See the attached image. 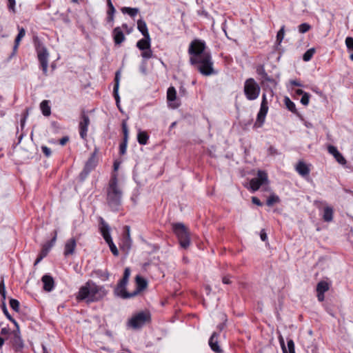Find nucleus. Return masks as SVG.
<instances>
[{
	"label": "nucleus",
	"mask_w": 353,
	"mask_h": 353,
	"mask_svg": "<svg viewBox=\"0 0 353 353\" xmlns=\"http://www.w3.org/2000/svg\"><path fill=\"white\" fill-rule=\"evenodd\" d=\"M106 294L107 291L104 287L97 285L92 281H88L79 288L77 299L79 301L86 300L88 303L95 302L102 299Z\"/></svg>",
	"instance_id": "nucleus-1"
},
{
	"label": "nucleus",
	"mask_w": 353,
	"mask_h": 353,
	"mask_svg": "<svg viewBox=\"0 0 353 353\" xmlns=\"http://www.w3.org/2000/svg\"><path fill=\"white\" fill-rule=\"evenodd\" d=\"M122 190L118 185V180L116 176H113L107 188V203L108 206L113 211H117L121 205Z\"/></svg>",
	"instance_id": "nucleus-2"
},
{
	"label": "nucleus",
	"mask_w": 353,
	"mask_h": 353,
	"mask_svg": "<svg viewBox=\"0 0 353 353\" xmlns=\"http://www.w3.org/2000/svg\"><path fill=\"white\" fill-rule=\"evenodd\" d=\"M190 63L203 76H210L216 73L213 68L214 63L210 53L205 54L196 59H190Z\"/></svg>",
	"instance_id": "nucleus-3"
},
{
	"label": "nucleus",
	"mask_w": 353,
	"mask_h": 353,
	"mask_svg": "<svg viewBox=\"0 0 353 353\" xmlns=\"http://www.w3.org/2000/svg\"><path fill=\"white\" fill-rule=\"evenodd\" d=\"M172 230L177 236L180 245L186 249L190 244V232L188 228L182 223L172 224Z\"/></svg>",
	"instance_id": "nucleus-4"
},
{
	"label": "nucleus",
	"mask_w": 353,
	"mask_h": 353,
	"mask_svg": "<svg viewBox=\"0 0 353 353\" xmlns=\"http://www.w3.org/2000/svg\"><path fill=\"white\" fill-rule=\"evenodd\" d=\"M205 49L206 46L203 41L199 39L193 40L188 48V54L190 55V59H196L205 54L210 53L209 51H206Z\"/></svg>",
	"instance_id": "nucleus-5"
},
{
	"label": "nucleus",
	"mask_w": 353,
	"mask_h": 353,
	"mask_svg": "<svg viewBox=\"0 0 353 353\" xmlns=\"http://www.w3.org/2000/svg\"><path fill=\"white\" fill-rule=\"evenodd\" d=\"M261 91L260 86L253 78L245 80L244 83V94L248 100L252 101L257 99Z\"/></svg>",
	"instance_id": "nucleus-6"
},
{
	"label": "nucleus",
	"mask_w": 353,
	"mask_h": 353,
	"mask_svg": "<svg viewBox=\"0 0 353 353\" xmlns=\"http://www.w3.org/2000/svg\"><path fill=\"white\" fill-rule=\"evenodd\" d=\"M35 48L37 53L38 60L40 63L43 72L45 75H47L49 57V53L47 48L39 41H37L35 43Z\"/></svg>",
	"instance_id": "nucleus-7"
},
{
	"label": "nucleus",
	"mask_w": 353,
	"mask_h": 353,
	"mask_svg": "<svg viewBox=\"0 0 353 353\" xmlns=\"http://www.w3.org/2000/svg\"><path fill=\"white\" fill-rule=\"evenodd\" d=\"M99 224H100L99 229H100L101 233L103 239L106 241V243L108 244L112 253L114 256H118L119 251L112 240V238H111V236L110 234V227H109L108 224L101 217H100V219H99Z\"/></svg>",
	"instance_id": "nucleus-8"
},
{
	"label": "nucleus",
	"mask_w": 353,
	"mask_h": 353,
	"mask_svg": "<svg viewBox=\"0 0 353 353\" xmlns=\"http://www.w3.org/2000/svg\"><path fill=\"white\" fill-rule=\"evenodd\" d=\"M150 321L151 314L150 312L142 311L134 315L129 321L128 324L134 329H139Z\"/></svg>",
	"instance_id": "nucleus-9"
},
{
	"label": "nucleus",
	"mask_w": 353,
	"mask_h": 353,
	"mask_svg": "<svg viewBox=\"0 0 353 353\" xmlns=\"http://www.w3.org/2000/svg\"><path fill=\"white\" fill-rule=\"evenodd\" d=\"M97 152L98 149L95 148L94 151L92 153L91 156L86 161L84 168L79 174V179L81 181H84L90 172L96 168L98 163V159L97 157Z\"/></svg>",
	"instance_id": "nucleus-10"
},
{
	"label": "nucleus",
	"mask_w": 353,
	"mask_h": 353,
	"mask_svg": "<svg viewBox=\"0 0 353 353\" xmlns=\"http://www.w3.org/2000/svg\"><path fill=\"white\" fill-rule=\"evenodd\" d=\"M268 182V174L265 172L259 170L257 176L253 178L250 181V186L252 191L258 190L260 187Z\"/></svg>",
	"instance_id": "nucleus-11"
},
{
	"label": "nucleus",
	"mask_w": 353,
	"mask_h": 353,
	"mask_svg": "<svg viewBox=\"0 0 353 353\" xmlns=\"http://www.w3.org/2000/svg\"><path fill=\"white\" fill-rule=\"evenodd\" d=\"M90 118L83 111L81 114V121L79 122V134L83 139L87 137L88 128L90 125Z\"/></svg>",
	"instance_id": "nucleus-12"
},
{
	"label": "nucleus",
	"mask_w": 353,
	"mask_h": 353,
	"mask_svg": "<svg viewBox=\"0 0 353 353\" xmlns=\"http://www.w3.org/2000/svg\"><path fill=\"white\" fill-rule=\"evenodd\" d=\"M10 343L14 350L17 352H21L23 349L24 344L23 341L19 336V331H14L12 332V337L10 339Z\"/></svg>",
	"instance_id": "nucleus-13"
},
{
	"label": "nucleus",
	"mask_w": 353,
	"mask_h": 353,
	"mask_svg": "<svg viewBox=\"0 0 353 353\" xmlns=\"http://www.w3.org/2000/svg\"><path fill=\"white\" fill-rule=\"evenodd\" d=\"M126 285L127 283H123V281H119L114 289V294L124 299L134 297V296H132V292L130 293L126 291Z\"/></svg>",
	"instance_id": "nucleus-14"
},
{
	"label": "nucleus",
	"mask_w": 353,
	"mask_h": 353,
	"mask_svg": "<svg viewBox=\"0 0 353 353\" xmlns=\"http://www.w3.org/2000/svg\"><path fill=\"white\" fill-rule=\"evenodd\" d=\"M112 37L115 46H120L125 39L121 27H116L112 30Z\"/></svg>",
	"instance_id": "nucleus-15"
},
{
	"label": "nucleus",
	"mask_w": 353,
	"mask_h": 353,
	"mask_svg": "<svg viewBox=\"0 0 353 353\" xmlns=\"http://www.w3.org/2000/svg\"><path fill=\"white\" fill-rule=\"evenodd\" d=\"M77 242L75 239L71 238L66 241L64 246L63 254L65 257L72 255L74 253Z\"/></svg>",
	"instance_id": "nucleus-16"
},
{
	"label": "nucleus",
	"mask_w": 353,
	"mask_h": 353,
	"mask_svg": "<svg viewBox=\"0 0 353 353\" xmlns=\"http://www.w3.org/2000/svg\"><path fill=\"white\" fill-rule=\"evenodd\" d=\"M218 336H219L218 333H216L215 332H213L211 337L210 338V340H209V345H210V348L212 349V350L213 352H214L215 353H221L222 350L220 347V346L219 345Z\"/></svg>",
	"instance_id": "nucleus-17"
},
{
	"label": "nucleus",
	"mask_w": 353,
	"mask_h": 353,
	"mask_svg": "<svg viewBox=\"0 0 353 353\" xmlns=\"http://www.w3.org/2000/svg\"><path fill=\"white\" fill-rule=\"evenodd\" d=\"M327 150L330 154H332L335 158L336 161L341 165H345L346 163V160L343 157L341 153H340L337 148L334 145H329L327 147Z\"/></svg>",
	"instance_id": "nucleus-18"
},
{
	"label": "nucleus",
	"mask_w": 353,
	"mask_h": 353,
	"mask_svg": "<svg viewBox=\"0 0 353 353\" xmlns=\"http://www.w3.org/2000/svg\"><path fill=\"white\" fill-rule=\"evenodd\" d=\"M135 280L137 283V289L134 292H132V296H137L142 290L145 289L148 285L147 281L139 275L136 276Z\"/></svg>",
	"instance_id": "nucleus-19"
},
{
	"label": "nucleus",
	"mask_w": 353,
	"mask_h": 353,
	"mask_svg": "<svg viewBox=\"0 0 353 353\" xmlns=\"http://www.w3.org/2000/svg\"><path fill=\"white\" fill-rule=\"evenodd\" d=\"M41 281L43 283V290L46 292H51L54 288V281L50 275L46 274L42 276Z\"/></svg>",
	"instance_id": "nucleus-20"
},
{
	"label": "nucleus",
	"mask_w": 353,
	"mask_h": 353,
	"mask_svg": "<svg viewBox=\"0 0 353 353\" xmlns=\"http://www.w3.org/2000/svg\"><path fill=\"white\" fill-rule=\"evenodd\" d=\"M261 84L265 87V89L270 90L273 93V90L276 88L277 82L270 76H267L263 79H261Z\"/></svg>",
	"instance_id": "nucleus-21"
},
{
	"label": "nucleus",
	"mask_w": 353,
	"mask_h": 353,
	"mask_svg": "<svg viewBox=\"0 0 353 353\" xmlns=\"http://www.w3.org/2000/svg\"><path fill=\"white\" fill-rule=\"evenodd\" d=\"M137 47L140 50H145L151 48V39L150 36H143V38L140 39L137 43Z\"/></svg>",
	"instance_id": "nucleus-22"
},
{
	"label": "nucleus",
	"mask_w": 353,
	"mask_h": 353,
	"mask_svg": "<svg viewBox=\"0 0 353 353\" xmlns=\"http://www.w3.org/2000/svg\"><path fill=\"white\" fill-rule=\"evenodd\" d=\"M124 228L126 232V234H125V236H124V239L123 241L121 248L123 250H125L126 252H128L130 249L131 241H132L130 239V226H128V225H125Z\"/></svg>",
	"instance_id": "nucleus-23"
},
{
	"label": "nucleus",
	"mask_w": 353,
	"mask_h": 353,
	"mask_svg": "<svg viewBox=\"0 0 353 353\" xmlns=\"http://www.w3.org/2000/svg\"><path fill=\"white\" fill-rule=\"evenodd\" d=\"M56 239H57V232H55V234H54V237L50 241H48L43 245L42 250L41 251V254H42V256H47L50 250L52 248V247L55 243Z\"/></svg>",
	"instance_id": "nucleus-24"
},
{
	"label": "nucleus",
	"mask_w": 353,
	"mask_h": 353,
	"mask_svg": "<svg viewBox=\"0 0 353 353\" xmlns=\"http://www.w3.org/2000/svg\"><path fill=\"white\" fill-rule=\"evenodd\" d=\"M296 170L302 176H307L310 174V169L303 161H299L297 163Z\"/></svg>",
	"instance_id": "nucleus-25"
},
{
	"label": "nucleus",
	"mask_w": 353,
	"mask_h": 353,
	"mask_svg": "<svg viewBox=\"0 0 353 353\" xmlns=\"http://www.w3.org/2000/svg\"><path fill=\"white\" fill-rule=\"evenodd\" d=\"M107 5L108 7V10L107 11V22L112 23L114 21V14L116 12V10L111 1V0H107Z\"/></svg>",
	"instance_id": "nucleus-26"
},
{
	"label": "nucleus",
	"mask_w": 353,
	"mask_h": 353,
	"mask_svg": "<svg viewBox=\"0 0 353 353\" xmlns=\"http://www.w3.org/2000/svg\"><path fill=\"white\" fill-rule=\"evenodd\" d=\"M333 208L330 206H327L323 209V219L325 222H330L333 219Z\"/></svg>",
	"instance_id": "nucleus-27"
},
{
	"label": "nucleus",
	"mask_w": 353,
	"mask_h": 353,
	"mask_svg": "<svg viewBox=\"0 0 353 353\" xmlns=\"http://www.w3.org/2000/svg\"><path fill=\"white\" fill-rule=\"evenodd\" d=\"M49 101L48 100H43L41 103H40V108H41V110L42 112V114L45 116V117H49L51 114V108L49 105Z\"/></svg>",
	"instance_id": "nucleus-28"
},
{
	"label": "nucleus",
	"mask_w": 353,
	"mask_h": 353,
	"mask_svg": "<svg viewBox=\"0 0 353 353\" xmlns=\"http://www.w3.org/2000/svg\"><path fill=\"white\" fill-rule=\"evenodd\" d=\"M137 28L141 32L143 36H150L146 23L143 20H138Z\"/></svg>",
	"instance_id": "nucleus-29"
},
{
	"label": "nucleus",
	"mask_w": 353,
	"mask_h": 353,
	"mask_svg": "<svg viewBox=\"0 0 353 353\" xmlns=\"http://www.w3.org/2000/svg\"><path fill=\"white\" fill-rule=\"evenodd\" d=\"M25 34H26L25 29L23 28H19V33L14 40V46L13 48L14 52H15L17 50L19 43H20L21 40L22 39V38L25 36Z\"/></svg>",
	"instance_id": "nucleus-30"
},
{
	"label": "nucleus",
	"mask_w": 353,
	"mask_h": 353,
	"mask_svg": "<svg viewBox=\"0 0 353 353\" xmlns=\"http://www.w3.org/2000/svg\"><path fill=\"white\" fill-rule=\"evenodd\" d=\"M149 139V136L147 132L139 131L137 134V141L141 145H145Z\"/></svg>",
	"instance_id": "nucleus-31"
},
{
	"label": "nucleus",
	"mask_w": 353,
	"mask_h": 353,
	"mask_svg": "<svg viewBox=\"0 0 353 353\" xmlns=\"http://www.w3.org/2000/svg\"><path fill=\"white\" fill-rule=\"evenodd\" d=\"M1 307H2L3 312L6 315L7 319H9L11 322H12L14 324V325L17 327V329H19L18 323L9 314L7 307H6V302L2 301Z\"/></svg>",
	"instance_id": "nucleus-32"
},
{
	"label": "nucleus",
	"mask_w": 353,
	"mask_h": 353,
	"mask_svg": "<svg viewBox=\"0 0 353 353\" xmlns=\"http://www.w3.org/2000/svg\"><path fill=\"white\" fill-rule=\"evenodd\" d=\"M329 284L326 281H321L316 285V292L325 293L329 290Z\"/></svg>",
	"instance_id": "nucleus-33"
},
{
	"label": "nucleus",
	"mask_w": 353,
	"mask_h": 353,
	"mask_svg": "<svg viewBox=\"0 0 353 353\" xmlns=\"http://www.w3.org/2000/svg\"><path fill=\"white\" fill-rule=\"evenodd\" d=\"M284 102L286 108L293 113L296 112V108L294 103L290 100V99L288 97H285L284 99Z\"/></svg>",
	"instance_id": "nucleus-34"
},
{
	"label": "nucleus",
	"mask_w": 353,
	"mask_h": 353,
	"mask_svg": "<svg viewBox=\"0 0 353 353\" xmlns=\"http://www.w3.org/2000/svg\"><path fill=\"white\" fill-rule=\"evenodd\" d=\"M176 98V91L172 86L170 87L167 91V99L168 101H174Z\"/></svg>",
	"instance_id": "nucleus-35"
},
{
	"label": "nucleus",
	"mask_w": 353,
	"mask_h": 353,
	"mask_svg": "<svg viewBox=\"0 0 353 353\" xmlns=\"http://www.w3.org/2000/svg\"><path fill=\"white\" fill-rule=\"evenodd\" d=\"M121 10L123 13H127L132 17H135L139 12V9L137 8L124 7Z\"/></svg>",
	"instance_id": "nucleus-36"
},
{
	"label": "nucleus",
	"mask_w": 353,
	"mask_h": 353,
	"mask_svg": "<svg viewBox=\"0 0 353 353\" xmlns=\"http://www.w3.org/2000/svg\"><path fill=\"white\" fill-rule=\"evenodd\" d=\"M268 111V101H267L265 94H263L259 112L264 113V114H267Z\"/></svg>",
	"instance_id": "nucleus-37"
},
{
	"label": "nucleus",
	"mask_w": 353,
	"mask_h": 353,
	"mask_svg": "<svg viewBox=\"0 0 353 353\" xmlns=\"http://www.w3.org/2000/svg\"><path fill=\"white\" fill-rule=\"evenodd\" d=\"M96 275L101 279L103 281H106L109 279L110 274L108 270H98L95 271Z\"/></svg>",
	"instance_id": "nucleus-38"
},
{
	"label": "nucleus",
	"mask_w": 353,
	"mask_h": 353,
	"mask_svg": "<svg viewBox=\"0 0 353 353\" xmlns=\"http://www.w3.org/2000/svg\"><path fill=\"white\" fill-rule=\"evenodd\" d=\"M266 114L259 112L254 126L261 127L265 121Z\"/></svg>",
	"instance_id": "nucleus-39"
},
{
	"label": "nucleus",
	"mask_w": 353,
	"mask_h": 353,
	"mask_svg": "<svg viewBox=\"0 0 353 353\" xmlns=\"http://www.w3.org/2000/svg\"><path fill=\"white\" fill-rule=\"evenodd\" d=\"M286 353H296L294 341L288 339L287 341Z\"/></svg>",
	"instance_id": "nucleus-40"
},
{
	"label": "nucleus",
	"mask_w": 353,
	"mask_h": 353,
	"mask_svg": "<svg viewBox=\"0 0 353 353\" xmlns=\"http://www.w3.org/2000/svg\"><path fill=\"white\" fill-rule=\"evenodd\" d=\"M315 52V49L314 48L308 49L303 56V59L305 61H309L312 57H313Z\"/></svg>",
	"instance_id": "nucleus-41"
},
{
	"label": "nucleus",
	"mask_w": 353,
	"mask_h": 353,
	"mask_svg": "<svg viewBox=\"0 0 353 353\" xmlns=\"http://www.w3.org/2000/svg\"><path fill=\"white\" fill-rule=\"evenodd\" d=\"M285 34V26H282L279 31L277 32L276 34V42L278 44H281L282 42Z\"/></svg>",
	"instance_id": "nucleus-42"
},
{
	"label": "nucleus",
	"mask_w": 353,
	"mask_h": 353,
	"mask_svg": "<svg viewBox=\"0 0 353 353\" xmlns=\"http://www.w3.org/2000/svg\"><path fill=\"white\" fill-rule=\"evenodd\" d=\"M279 201V198L278 196L276 195H274V194H272V195H270L268 199H267V202H266V204L268 205V206H272L275 203H277Z\"/></svg>",
	"instance_id": "nucleus-43"
},
{
	"label": "nucleus",
	"mask_w": 353,
	"mask_h": 353,
	"mask_svg": "<svg viewBox=\"0 0 353 353\" xmlns=\"http://www.w3.org/2000/svg\"><path fill=\"white\" fill-rule=\"evenodd\" d=\"M20 303L18 300L14 299H10V306L15 312H19Z\"/></svg>",
	"instance_id": "nucleus-44"
},
{
	"label": "nucleus",
	"mask_w": 353,
	"mask_h": 353,
	"mask_svg": "<svg viewBox=\"0 0 353 353\" xmlns=\"http://www.w3.org/2000/svg\"><path fill=\"white\" fill-rule=\"evenodd\" d=\"M0 294L2 296V301L6 302V292L3 279H2L0 282Z\"/></svg>",
	"instance_id": "nucleus-45"
},
{
	"label": "nucleus",
	"mask_w": 353,
	"mask_h": 353,
	"mask_svg": "<svg viewBox=\"0 0 353 353\" xmlns=\"http://www.w3.org/2000/svg\"><path fill=\"white\" fill-rule=\"evenodd\" d=\"M311 29V26L307 23H301L299 26V31L300 33H305Z\"/></svg>",
	"instance_id": "nucleus-46"
},
{
	"label": "nucleus",
	"mask_w": 353,
	"mask_h": 353,
	"mask_svg": "<svg viewBox=\"0 0 353 353\" xmlns=\"http://www.w3.org/2000/svg\"><path fill=\"white\" fill-rule=\"evenodd\" d=\"M256 73L261 77L262 79H263L265 77H266L268 75L266 73L263 65H259L257 67Z\"/></svg>",
	"instance_id": "nucleus-47"
},
{
	"label": "nucleus",
	"mask_w": 353,
	"mask_h": 353,
	"mask_svg": "<svg viewBox=\"0 0 353 353\" xmlns=\"http://www.w3.org/2000/svg\"><path fill=\"white\" fill-rule=\"evenodd\" d=\"M142 51L143 52L141 53V57L143 59H148L152 58L153 53H152L151 48H148V49H146L145 50H142Z\"/></svg>",
	"instance_id": "nucleus-48"
},
{
	"label": "nucleus",
	"mask_w": 353,
	"mask_h": 353,
	"mask_svg": "<svg viewBox=\"0 0 353 353\" xmlns=\"http://www.w3.org/2000/svg\"><path fill=\"white\" fill-rule=\"evenodd\" d=\"M122 130L123 133V140H125V142H128V129L127 124L125 121L122 123Z\"/></svg>",
	"instance_id": "nucleus-49"
},
{
	"label": "nucleus",
	"mask_w": 353,
	"mask_h": 353,
	"mask_svg": "<svg viewBox=\"0 0 353 353\" xmlns=\"http://www.w3.org/2000/svg\"><path fill=\"white\" fill-rule=\"evenodd\" d=\"M122 130L123 133V140H125V142H128V129L127 124L125 121L122 123Z\"/></svg>",
	"instance_id": "nucleus-50"
},
{
	"label": "nucleus",
	"mask_w": 353,
	"mask_h": 353,
	"mask_svg": "<svg viewBox=\"0 0 353 353\" xmlns=\"http://www.w3.org/2000/svg\"><path fill=\"white\" fill-rule=\"evenodd\" d=\"M130 275V269L129 268H126L124 270L123 278L120 281H123V283H128Z\"/></svg>",
	"instance_id": "nucleus-51"
},
{
	"label": "nucleus",
	"mask_w": 353,
	"mask_h": 353,
	"mask_svg": "<svg viewBox=\"0 0 353 353\" xmlns=\"http://www.w3.org/2000/svg\"><path fill=\"white\" fill-rule=\"evenodd\" d=\"M310 95L307 92L304 93L301 99V103L303 105H305V106L307 105L309 103V101H310Z\"/></svg>",
	"instance_id": "nucleus-52"
},
{
	"label": "nucleus",
	"mask_w": 353,
	"mask_h": 353,
	"mask_svg": "<svg viewBox=\"0 0 353 353\" xmlns=\"http://www.w3.org/2000/svg\"><path fill=\"white\" fill-rule=\"evenodd\" d=\"M345 44L349 50L353 51V38L348 37L345 39Z\"/></svg>",
	"instance_id": "nucleus-53"
},
{
	"label": "nucleus",
	"mask_w": 353,
	"mask_h": 353,
	"mask_svg": "<svg viewBox=\"0 0 353 353\" xmlns=\"http://www.w3.org/2000/svg\"><path fill=\"white\" fill-rule=\"evenodd\" d=\"M128 142H125V140L119 145V153L121 155H123L126 152Z\"/></svg>",
	"instance_id": "nucleus-54"
},
{
	"label": "nucleus",
	"mask_w": 353,
	"mask_h": 353,
	"mask_svg": "<svg viewBox=\"0 0 353 353\" xmlns=\"http://www.w3.org/2000/svg\"><path fill=\"white\" fill-rule=\"evenodd\" d=\"M118 90H119V88H117V85H114V90H113L114 97L115 98L117 107L119 108V94H118Z\"/></svg>",
	"instance_id": "nucleus-55"
},
{
	"label": "nucleus",
	"mask_w": 353,
	"mask_h": 353,
	"mask_svg": "<svg viewBox=\"0 0 353 353\" xmlns=\"http://www.w3.org/2000/svg\"><path fill=\"white\" fill-rule=\"evenodd\" d=\"M41 150L46 157H49L51 155V150L46 145L41 146Z\"/></svg>",
	"instance_id": "nucleus-56"
},
{
	"label": "nucleus",
	"mask_w": 353,
	"mask_h": 353,
	"mask_svg": "<svg viewBox=\"0 0 353 353\" xmlns=\"http://www.w3.org/2000/svg\"><path fill=\"white\" fill-rule=\"evenodd\" d=\"M8 7L10 10H12L13 12H15V0H8Z\"/></svg>",
	"instance_id": "nucleus-57"
},
{
	"label": "nucleus",
	"mask_w": 353,
	"mask_h": 353,
	"mask_svg": "<svg viewBox=\"0 0 353 353\" xmlns=\"http://www.w3.org/2000/svg\"><path fill=\"white\" fill-rule=\"evenodd\" d=\"M279 343H280L283 353H286V345L285 344L283 338L281 336H280L279 338Z\"/></svg>",
	"instance_id": "nucleus-58"
},
{
	"label": "nucleus",
	"mask_w": 353,
	"mask_h": 353,
	"mask_svg": "<svg viewBox=\"0 0 353 353\" xmlns=\"http://www.w3.org/2000/svg\"><path fill=\"white\" fill-rule=\"evenodd\" d=\"M252 202L258 206L263 205V203L261 202V201L256 196L252 197Z\"/></svg>",
	"instance_id": "nucleus-59"
},
{
	"label": "nucleus",
	"mask_w": 353,
	"mask_h": 353,
	"mask_svg": "<svg viewBox=\"0 0 353 353\" xmlns=\"http://www.w3.org/2000/svg\"><path fill=\"white\" fill-rule=\"evenodd\" d=\"M260 237H261V239L263 241H267L268 239V236H267V234L265 231V230H261V232H260Z\"/></svg>",
	"instance_id": "nucleus-60"
},
{
	"label": "nucleus",
	"mask_w": 353,
	"mask_h": 353,
	"mask_svg": "<svg viewBox=\"0 0 353 353\" xmlns=\"http://www.w3.org/2000/svg\"><path fill=\"white\" fill-rule=\"evenodd\" d=\"M268 153L270 154V155H276L278 154V152H277V150L273 147V146H270L269 148H268Z\"/></svg>",
	"instance_id": "nucleus-61"
},
{
	"label": "nucleus",
	"mask_w": 353,
	"mask_h": 353,
	"mask_svg": "<svg viewBox=\"0 0 353 353\" xmlns=\"http://www.w3.org/2000/svg\"><path fill=\"white\" fill-rule=\"evenodd\" d=\"M119 79H120V72L117 71L115 74V78H114V81H115L114 85H117V88H119Z\"/></svg>",
	"instance_id": "nucleus-62"
},
{
	"label": "nucleus",
	"mask_w": 353,
	"mask_h": 353,
	"mask_svg": "<svg viewBox=\"0 0 353 353\" xmlns=\"http://www.w3.org/2000/svg\"><path fill=\"white\" fill-rule=\"evenodd\" d=\"M69 141L68 137H63L59 140V143L61 145H65Z\"/></svg>",
	"instance_id": "nucleus-63"
},
{
	"label": "nucleus",
	"mask_w": 353,
	"mask_h": 353,
	"mask_svg": "<svg viewBox=\"0 0 353 353\" xmlns=\"http://www.w3.org/2000/svg\"><path fill=\"white\" fill-rule=\"evenodd\" d=\"M28 115V111L26 110V113L23 115V117L21 119V126L23 128L25 125L26 118Z\"/></svg>",
	"instance_id": "nucleus-64"
}]
</instances>
